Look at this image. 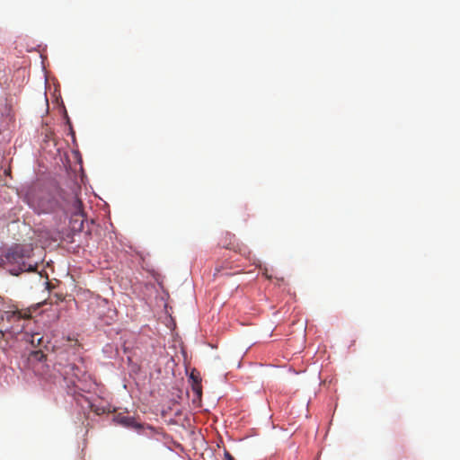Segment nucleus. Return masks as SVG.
<instances>
[{"instance_id": "f257e3e1", "label": "nucleus", "mask_w": 460, "mask_h": 460, "mask_svg": "<svg viewBox=\"0 0 460 460\" xmlns=\"http://www.w3.org/2000/svg\"><path fill=\"white\" fill-rule=\"evenodd\" d=\"M25 256H28V251L21 245H16L8 251L6 259L10 262L18 263L21 271H33L34 269L31 265H29L27 268L23 261L20 264V261H22Z\"/></svg>"}, {"instance_id": "f03ea898", "label": "nucleus", "mask_w": 460, "mask_h": 460, "mask_svg": "<svg viewBox=\"0 0 460 460\" xmlns=\"http://www.w3.org/2000/svg\"><path fill=\"white\" fill-rule=\"evenodd\" d=\"M68 210L70 211V213L73 216L84 217L83 203H82L81 199L76 195H73L71 197Z\"/></svg>"}, {"instance_id": "7ed1b4c3", "label": "nucleus", "mask_w": 460, "mask_h": 460, "mask_svg": "<svg viewBox=\"0 0 460 460\" xmlns=\"http://www.w3.org/2000/svg\"><path fill=\"white\" fill-rule=\"evenodd\" d=\"M31 317V314L26 313V312H22V311H19V310H16V311H12V312H7L6 313V318H7V321L10 322V323H15V322H18L20 320H25V319H29Z\"/></svg>"}, {"instance_id": "20e7f679", "label": "nucleus", "mask_w": 460, "mask_h": 460, "mask_svg": "<svg viewBox=\"0 0 460 460\" xmlns=\"http://www.w3.org/2000/svg\"><path fill=\"white\" fill-rule=\"evenodd\" d=\"M27 341L35 348L46 347L45 340L43 335L40 332H33L28 338Z\"/></svg>"}, {"instance_id": "39448f33", "label": "nucleus", "mask_w": 460, "mask_h": 460, "mask_svg": "<svg viewBox=\"0 0 460 460\" xmlns=\"http://www.w3.org/2000/svg\"><path fill=\"white\" fill-rule=\"evenodd\" d=\"M65 373L66 375L71 373L75 379L79 380L84 374V370H82L79 367L75 366V364H70L66 367Z\"/></svg>"}, {"instance_id": "423d86ee", "label": "nucleus", "mask_w": 460, "mask_h": 460, "mask_svg": "<svg viewBox=\"0 0 460 460\" xmlns=\"http://www.w3.org/2000/svg\"><path fill=\"white\" fill-rule=\"evenodd\" d=\"M226 238L229 239V242L227 243V244L225 245L226 248L233 249V250L237 251L239 252H242V249L246 250V247L244 245L239 244V243H235L234 240L232 241L233 239H234V234H226Z\"/></svg>"}, {"instance_id": "0eeeda50", "label": "nucleus", "mask_w": 460, "mask_h": 460, "mask_svg": "<svg viewBox=\"0 0 460 460\" xmlns=\"http://www.w3.org/2000/svg\"><path fill=\"white\" fill-rule=\"evenodd\" d=\"M191 388L197 397L196 400L199 402L202 396L201 380H194V383L191 385Z\"/></svg>"}, {"instance_id": "6e6552de", "label": "nucleus", "mask_w": 460, "mask_h": 460, "mask_svg": "<svg viewBox=\"0 0 460 460\" xmlns=\"http://www.w3.org/2000/svg\"><path fill=\"white\" fill-rule=\"evenodd\" d=\"M133 421H134L133 419H131L130 417H121L120 418V422L126 426H131Z\"/></svg>"}, {"instance_id": "1a4fd4ad", "label": "nucleus", "mask_w": 460, "mask_h": 460, "mask_svg": "<svg viewBox=\"0 0 460 460\" xmlns=\"http://www.w3.org/2000/svg\"><path fill=\"white\" fill-rule=\"evenodd\" d=\"M224 456L226 460H234V456L228 451H225Z\"/></svg>"}, {"instance_id": "9d476101", "label": "nucleus", "mask_w": 460, "mask_h": 460, "mask_svg": "<svg viewBox=\"0 0 460 460\" xmlns=\"http://www.w3.org/2000/svg\"><path fill=\"white\" fill-rule=\"evenodd\" d=\"M190 379L192 380V383H194V380H201L199 376H195L193 373L190 375Z\"/></svg>"}]
</instances>
